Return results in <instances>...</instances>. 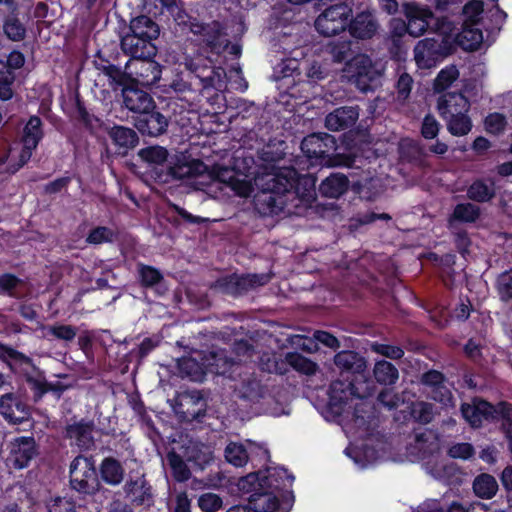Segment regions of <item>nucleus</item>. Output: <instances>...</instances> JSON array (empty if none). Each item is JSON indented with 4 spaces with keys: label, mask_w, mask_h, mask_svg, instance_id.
I'll use <instances>...</instances> for the list:
<instances>
[{
    "label": "nucleus",
    "mask_w": 512,
    "mask_h": 512,
    "mask_svg": "<svg viewBox=\"0 0 512 512\" xmlns=\"http://www.w3.org/2000/svg\"><path fill=\"white\" fill-rule=\"evenodd\" d=\"M94 430L93 420L81 419L66 426L65 437L80 450H90L95 445Z\"/></svg>",
    "instance_id": "b1692460"
},
{
    "label": "nucleus",
    "mask_w": 512,
    "mask_h": 512,
    "mask_svg": "<svg viewBox=\"0 0 512 512\" xmlns=\"http://www.w3.org/2000/svg\"><path fill=\"white\" fill-rule=\"evenodd\" d=\"M121 92L125 107L136 115L154 108L156 104L150 93L139 87V81L135 78Z\"/></svg>",
    "instance_id": "5701e85b"
},
{
    "label": "nucleus",
    "mask_w": 512,
    "mask_h": 512,
    "mask_svg": "<svg viewBox=\"0 0 512 512\" xmlns=\"http://www.w3.org/2000/svg\"><path fill=\"white\" fill-rule=\"evenodd\" d=\"M233 351L237 356V362L227 358L222 351L213 354L214 362L208 364L211 372L226 374L230 369H233L232 372H235L241 368L239 362L246 361L254 355L255 347L248 340H239L234 343Z\"/></svg>",
    "instance_id": "f3484780"
},
{
    "label": "nucleus",
    "mask_w": 512,
    "mask_h": 512,
    "mask_svg": "<svg viewBox=\"0 0 512 512\" xmlns=\"http://www.w3.org/2000/svg\"><path fill=\"white\" fill-rule=\"evenodd\" d=\"M207 402L197 390L183 391L176 398L175 413L182 421L192 422L205 416Z\"/></svg>",
    "instance_id": "2eb2a0df"
},
{
    "label": "nucleus",
    "mask_w": 512,
    "mask_h": 512,
    "mask_svg": "<svg viewBox=\"0 0 512 512\" xmlns=\"http://www.w3.org/2000/svg\"><path fill=\"white\" fill-rule=\"evenodd\" d=\"M189 167L188 162H174L172 159H169L167 168L165 172L168 173L167 179L161 181L160 184H168L170 182L176 180L189 179Z\"/></svg>",
    "instance_id": "5fc2aeb1"
},
{
    "label": "nucleus",
    "mask_w": 512,
    "mask_h": 512,
    "mask_svg": "<svg viewBox=\"0 0 512 512\" xmlns=\"http://www.w3.org/2000/svg\"><path fill=\"white\" fill-rule=\"evenodd\" d=\"M0 413L14 423L23 422L29 415L27 405L13 393H6L0 397Z\"/></svg>",
    "instance_id": "c85d7f7f"
},
{
    "label": "nucleus",
    "mask_w": 512,
    "mask_h": 512,
    "mask_svg": "<svg viewBox=\"0 0 512 512\" xmlns=\"http://www.w3.org/2000/svg\"><path fill=\"white\" fill-rule=\"evenodd\" d=\"M470 23H463L462 31L457 36L458 45L465 51H477L483 42V32Z\"/></svg>",
    "instance_id": "58836bf2"
},
{
    "label": "nucleus",
    "mask_w": 512,
    "mask_h": 512,
    "mask_svg": "<svg viewBox=\"0 0 512 512\" xmlns=\"http://www.w3.org/2000/svg\"><path fill=\"white\" fill-rule=\"evenodd\" d=\"M124 492L132 504L150 507L154 503L152 487L144 477L127 481Z\"/></svg>",
    "instance_id": "cd10ccee"
},
{
    "label": "nucleus",
    "mask_w": 512,
    "mask_h": 512,
    "mask_svg": "<svg viewBox=\"0 0 512 512\" xmlns=\"http://www.w3.org/2000/svg\"><path fill=\"white\" fill-rule=\"evenodd\" d=\"M498 405L494 406L489 402L473 398L470 403L461 405L463 418L474 428L481 427L485 421L497 420Z\"/></svg>",
    "instance_id": "412c9836"
},
{
    "label": "nucleus",
    "mask_w": 512,
    "mask_h": 512,
    "mask_svg": "<svg viewBox=\"0 0 512 512\" xmlns=\"http://www.w3.org/2000/svg\"><path fill=\"white\" fill-rule=\"evenodd\" d=\"M502 420V430L507 439H512V405L507 402L498 403L497 420Z\"/></svg>",
    "instance_id": "bf43d9fd"
},
{
    "label": "nucleus",
    "mask_w": 512,
    "mask_h": 512,
    "mask_svg": "<svg viewBox=\"0 0 512 512\" xmlns=\"http://www.w3.org/2000/svg\"><path fill=\"white\" fill-rule=\"evenodd\" d=\"M134 126L143 136L158 137L166 133L169 118L165 116L157 105L149 108L140 115L133 117Z\"/></svg>",
    "instance_id": "aec40b11"
},
{
    "label": "nucleus",
    "mask_w": 512,
    "mask_h": 512,
    "mask_svg": "<svg viewBox=\"0 0 512 512\" xmlns=\"http://www.w3.org/2000/svg\"><path fill=\"white\" fill-rule=\"evenodd\" d=\"M269 280L270 278L266 274L231 273L217 278L211 288L224 295L237 298L246 295L257 287L266 285Z\"/></svg>",
    "instance_id": "0eeeda50"
},
{
    "label": "nucleus",
    "mask_w": 512,
    "mask_h": 512,
    "mask_svg": "<svg viewBox=\"0 0 512 512\" xmlns=\"http://www.w3.org/2000/svg\"><path fill=\"white\" fill-rule=\"evenodd\" d=\"M481 215L479 206L471 203H458L448 217V227L453 229L457 223H475Z\"/></svg>",
    "instance_id": "72a5a7b5"
},
{
    "label": "nucleus",
    "mask_w": 512,
    "mask_h": 512,
    "mask_svg": "<svg viewBox=\"0 0 512 512\" xmlns=\"http://www.w3.org/2000/svg\"><path fill=\"white\" fill-rule=\"evenodd\" d=\"M178 370L182 378H188L194 382H201L205 377L204 364L192 357H183L178 360Z\"/></svg>",
    "instance_id": "a19ab883"
},
{
    "label": "nucleus",
    "mask_w": 512,
    "mask_h": 512,
    "mask_svg": "<svg viewBox=\"0 0 512 512\" xmlns=\"http://www.w3.org/2000/svg\"><path fill=\"white\" fill-rule=\"evenodd\" d=\"M115 232L106 226H97L90 230L86 237V243L99 245L103 243H112L115 240Z\"/></svg>",
    "instance_id": "4d7b16f0"
},
{
    "label": "nucleus",
    "mask_w": 512,
    "mask_h": 512,
    "mask_svg": "<svg viewBox=\"0 0 512 512\" xmlns=\"http://www.w3.org/2000/svg\"><path fill=\"white\" fill-rule=\"evenodd\" d=\"M349 188V179L341 173H332L326 177L319 186V191L324 197L339 198Z\"/></svg>",
    "instance_id": "4c0bfd02"
},
{
    "label": "nucleus",
    "mask_w": 512,
    "mask_h": 512,
    "mask_svg": "<svg viewBox=\"0 0 512 512\" xmlns=\"http://www.w3.org/2000/svg\"><path fill=\"white\" fill-rule=\"evenodd\" d=\"M255 184V210L262 216H273L284 211L289 196L303 198L307 186H314V180L301 175L293 166L273 165L271 171L255 179Z\"/></svg>",
    "instance_id": "f257e3e1"
},
{
    "label": "nucleus",
    "mask_w": 512,
    "mask_h": 512,
    "mask_svg": "<svg viewBox=\"0 0 512 512\" xmlns=\"http://www.w3.org/2000/svg\"><path fill=\"white\" fill-rule=\"evenodd\" d=\"M3 33L13 42L22 41L26 37V27L15 12L10 11L3 20Z\"/></svg>",
    "instance_id": "a18cd8bd"
},
{
    "label": "nucleus",
    "mask_w": 512,
    "mask_h": 512,
    "mask_svg": "<svg viewBox=\"0 0 512 512\" xmlns=\"http://www.w3.org/2000/svg\"><path fill=\"white\" fill-rule=\"evenodd\" d=\"M473 491L479 498L491 499L498 491V483L492 475L482 473L474 479Z\"/></svg>",
    "instance_id": "c03bdc74"
},
{
    "label": "nucleus",
    "mask_w": 512,
    "mask_h": 512,
    "mask_svg": "<svg viewBox=\"0 0 512 512\" xmlns=\"http://www.w3.org/2000/svg\"><path fill=\"white\" fill-rule=\"evenodd\" d=\"M353 5V0H340L326 7L315 20L317 32L330 37L346 31L353 13Z\"/></svg>",
    "instance_id": "423d86ee"
},
{
    "label": "nucleus",
    "mask_w": 512,
    "mask_h": 512,
    "mask_svg": "<svg viewBox=\"0 0 512 512\" xmlns=\"http://www.w3.org/2000/svg\"><path fill=\"white\" fill-rule=\"evenodd\" d=\"M234 394L247 402L258 403L267 394V388L254 372L242 370L232 386Z\"/></svg>",
    "instance_id": "6ab92c4d"
},
{
    "label": "nucleus",
    "mask_w": 512,
    "mask_h": 512,
    "mask_svg": "<svg viewBox=\"0 0 512 512\" xmlns=\"http://www.w3.org/2000/svg\"><path fill=\"white\" fill-rule=\"evenodd\" d=\"M139 167L143 169L142 174L147 180H151L157 184L166 180L168 173L167 168L170 154L168 150L160 145H152L141 148L137 152Z\"/></svg>",
    "instance_id": "6e6552de"
},
{
    "label": "nucleus",
    "mask_w": 512,
    "mask_h": 512,
    "mask_svg": "<svg viewBox=\"0 0 512 512\" xmlns=\"http://www.w3.org/2000/svg\"><path fill=\"white\" fill-rule=\"evenodd\" d=\"M325 52L331 56L334 62L349 61L348 58L352 53L351 42L349 40L330 41L325 45Z\"/></svg>",
    "instance_id": "864d4df0"
},
{
    "label": "nucleus",
    "mask_w": 512,
    "mask_h": 512,
    "mask_svg": "<svg viewBox=\"0 0 512 512\" xmlns=\"http://www.w3.org/2000/svg\"><path fill=\"white\" fill-rule=\"evenodd\" d=\"M484 11V3L481 0H469L462 9L465 16L463 23H470L472 25H479L481 22V15Z\"/></svg>",
    "instance_id": "13d9d810"
},
{
    "label": "nucleus",
    "mask_w": 512,
    "mask_h": 512,
    "mask_svg": "<svg viewBox=\"0 0 512 512\" xmlns=\"http://www.w3.org/2000/svg\"><path fill=\"white\" fill-rule=\"evenodd\" d=\"M71 117L91 133L95 129L94 122H100V119L88 110L79 91L74 93Z\"/></svg>",
    "instance_id": "c9c22d12"
},
{
    "label": "nucleus",
    "mask_w": 512,
    "mask_h": 512,
    "mask_svg": "<svg viewBox=\"0 0 512 512\" xmlns=\"http://www.w3.org/2000/svg\"><path fill=\"white\" fill-rule=\"evenodd\" d=\"M459 77L458 69L452 65L442 69L435 80V85L438 88L446 89Z\"/></svg>",
    "instance_id": "0e129e2a"
},
{
    "label": "nucleus",
    "mask_w": 512,
    "mask_h": 512,
    "mask_svg": "<svg viewBox=\"0 0 512 512\" xmlns=\"http://www.w3.org/2000/svg\"><path fill=\"white\" fill-rule=\"evenodd\" d=\"M358 106L335 108L325 117V127L330 131H342L352 128L359 118Z\"/></svg>",
    "instance_id": "a878e982"
},
{
    "label": "nucleus",
    "mask_w": 512,
    "mask_h": 512,
    "mask_svg": "<svg viewBox=\"0 0 512 512\" xmlns=\"http://www.w3.org/2000/svg\"><path fill=\"white\" fill-rule=\"evenodd\" d=\"M0 358L13 370L18 368L25 370L33 366L31 358L8 346H0Z\"/></svg>",
    "instance_id": "de8ad7c7"
},
{
    "label": "nucleus",
    "mask_w": 512,
    "mask_h": 512,
    "mask_svg": "<svg viewBox=\"0 0 512 512\" xmlns=\"http://www.w3.org/2000/svg\"><path fill=\"white\" fill-rule=\"evenodd\" d=\"M23 284V280L12 273H3L0 275V293L14 296L18 286Z\"/></svg>",
    "instance_id": "e2e57ef3"
},
{
    "label": "nucleus",
    "mask_w": 512,
    "mask_h": 512,
    "mask_svg": "<svg viewBox=\"0 0 512 512\" xmlns=\"http://www.w3.org/2000/svg\"><path fill=\"white\" fill-rule=\"evenodd\" d=\"M285 474L289 483L294 479L293 476L288 475L284 469H275L273 473L262 474V472H255L242 477L239 481V488L246 492L251 493L249 496V509L254 512H274L278 506L279 501L274 493L278 489V485L273 483L276 475Z\"/></svg>",
    "instance_id": "20e7f679"
},
{
    "label": "nucleus",
    "mask_w": 512,
    "mask_h": 512,
    "mask_svg": "<svg viewBox=\"0 0 512 512\" xmlns=\"http://www.w3.org/2000/svg\"><path fill=\"white\" fill-rule=\"evenodd\" d=\"M100 475L105 483L118 485L123 481L124 468L117 459L106 457L100 465Z\"/></svg>",
    "instance_id": "ea45409f"
},
{
    "label": "nucleus",
    "mask_w": 512,
    "mask_h": 512,
    "mask_svg": "<svg viewBox=\"0 0 512 512\" xmlns=\"http://www.w3.org/2000/svg\"><path fill=\"white\" fill-rule=\"evenodd\" d=\"M470 101L462 93L449 92L439 97L437 110L440 117L451 118L470 111Z\"/></svg>",
    "instance_id": "393cba45"
},
{
    "label": "nucleus",
    "mask_w": 512,
    "mask_h": 512,
    "mask_svg": "<svg viewBox=\"0 0 512 512\" xmlns=\"http://www.w3.org/2000/svg\"><path fill=\"white\" fill-rule=\"evenodd\" d=\"M98 59L94 60V67L96 70L104 74L109 79L110 86L114 89L121 87L124 89L129 83L133 82V77L121 67L110 63L109 60L103 58L100 52L97 53Z\"/></svg>",
    "instance_id": "bb28decb"
},
{
    "label": "nucleus",
    "mask_w": 512,
    "mask_h": 512,
    "mask_svg": "<svg viewBox=\"0 0 512 512\" xmlns=\"http://www.w3.org/2000/svg\"><path fill=\"white\" fill-rule=\"evenodd\" d=\"M413 78L406 72L402 73L395 85L399 100H406L412 90Z\"/></svg>",
    "instance_id": "774afa93"
},
{
    "label": "nucleus",
    "mask_w": 512,
    "mask_h": 512,
    "mask_svg": "<svg viewBox=\"0 0 512 512\" xmlns=\"http://www.w3.org/2000/svg\"><path fill=\"white\" fill-rule=\"evenodd\" d=\"M190 32L198 46L208 54L219 56L227 52L233 57H239L241 54V46L231 43L225 25L217 20L206 23L199 19H192Z\"/></svg>",
    "instance_id": "39448f33"
},
{
    "label": "nucleus",
    "mask_w": 512,
    "mask_h": 512,
    "mask_svg": "<svg viewBox=\"0 0 512 512\" xmlns=\"http://www.w3.org/2000/svg\"><path fill=\"white\" fill-rule=\"evenodd\" d=\"M412 415L422 423H429L434 416L433 405L427 402H417L413 406Z\"/></svg>",
    "instance_id": "69168bd1"
},
{
    "label": "nucleus",
    "mask_w": 512,
    "mask_h": 512,
    "mask_svg": "<svg viewBox=\"0 0 512 512\" xmlns=\"http://www.w3.org/2000/svg\"><path fill=\"white\" fill-rule=\"evenodd\" d=\"M301 151L311 165L347 168H360L364 163L362 157L352 153H336L335 138L328 133H312L304 137Z\"/></svg>",
    "instance_id": "7ed1b4c3"
},
{
    "label": "nucleus",
    "mask_w": 512,
    "mask_h": 512,
    "mask_svg": "<svg viewBox=\"0 0 512 512\" xmlns=\"http://www.w3.org/2000/svg\"><path fill=\"white\" fill-rule=\"evenodd\" d=\"M35 453L34 440L32 438H21L17 440L11 451L10 461L15 468L22 469L28 465Z\"/></svg>",
    "instance_id": "e433bc0d"
},
{
    "label": "nucleus",
    "mask_w": 512,
    "mask_h": 512,
    "mask_svg": "<svg viewBox=\"0 0 512 512\" xmlns=\"http://www.w3.org/2000/svg\"><path fill=\"white\" fill-rule=\"evenodd\" d=\"M71 487L82 494L93 495L100 487L94 461L79 455L70 464Z\"/></svg>",
    "instance_id": "9b49d317"
},
{
    "label": "nucleus",
    "mask_w": 512,
    "mask_h": 512,
    "mask_svg": "<svg viewBox=\"0 0 512 512\" xmlns=\"http://www.w3.org/2000/svg\"><path fill=\"white\" fill-rule=\"evenodd\" d=\"M373 374L376 381L382 385H393L399 378L398 369L386 360L375 363Z\"/></svg>",
    "instance_id": "09e8293b"
},
{
    "label": "nucleus",
    "mask_w": 512,
    "mask_h": 512,
    "mask_svg": "<svg viewBox=\"0 0 512 512\" xmlns=\"http://www.w3.org/2000/svg\"><path fill=\"white\" fill-rule=\"evenodd\" d=\"M485 130L493 135H498L504 131L506 126L505 117L497 112L490 113L484 119Z\"/></svg>",
    "instance_id": "680f3d73"
},
{
    "label": "nucleus",
    "mask_w": 512,
    "mask_h": 512,
    "mask_svg": "<svg viewBox=\"0 0 512 512\" xmlns=\"http://www.w3.org/2000/svg\"><path fill=\"white\" fill-rule=\"evenodd\" d=\"M225 459L235 467H243L248 461H254L258 458L260 461L268 459V450L262 446L249 441L247 445L230 442L224 451Z\"/></svg>",
    "instance_id": "a211bd4d"
},
{
    "label": "nucleus",
    "mask_w": 512,
    "mask_h": 512,
    "mask_svg": "<svg viewBox=\"0 0 512 512\" xmlns=\"http://www.w3.org/2000/svg\"><path fill=\"white\" fill-rule=\"evenodd\" d=\"M334 364L340 372L362 373L366 369V361L359 353L344 350L334 356Z\"/></svg>",
    "instance_id": "473e14b6"
},
{
    "label": "nucleus",
    "mask_w": 512,
    "mask_h": 512,
    "mask_svg": "<svg viewBox=\"0 0 512 512\" xmlns=\"http://www.w3.org/2000/svg\"><path fill=\"white\" fill-rule=\"evenodd\" d=\"M157 39H149L141 36L125 34L121 37L120 45L124 54L132 59L150 60L157 55L158 48L155 44Z\"/></svg>",
    "instance_id": "4be33fe9"
},
{
    "label": "nucleus",
    "mask_w": 512,
    "mask_h": 512,
    "mask_svg": "<svg viewBox=\"0 0 512 512\" xmlns=\"http://www.w3.org/2000/svg\"><path fill=\"white\" fill-rule=\"evenodd\" d=\"M453 52V43L447 38H424L414 47V59L419 68L430 69Z\"/></svg>",
    "instance_id": "9d476101"
},
{
    "label": "nucleus",
    "mask_w": 512,
    "mask_h": 512,
    "mask_svg": "<svg viewBox=\"0 0 512 512\" xmlns=\"http://www.w3.org/2000/svg\"><path fill=\"white\" fill-rule=\"evenodd\" d=\"M496 287L503 301H512V270L505 271L498 276Z\"/></svg>",
    "instance_id": "052dcab7"
},
{
    "label": "nucleus",
    "mask_w": 512,
    "mask_h": 512,
    "mask_svg": "<svg viewBox=\"0 0 512 512\" xmlns=\"http://www.w3.org/2000/svg\"><path fill=\"white\" fill-rule=\"evenodd\" d=\"M345 73L349 81L361 92H368L374 89L378 79L371 59L366 55H357L346 62Z\"/></svg>",
    "instance_id": "f8f14e48"
},
{
    "label": "nucleus",
    "mask_w": 512,
    "mask_h": 512,
    "mask_svg": "<svg viewBox=\"0 0 512 512\" xmlns=\"http://www.w3.org/2000/svg\"><path fill=\"white\" fill-rule=\"evenodd\" d=\"M361 6H364L362 10L356 11L355 15L351 14L347 30L351 37L357 40H370L377 35L380 24L375 10L370 9L363 2Z\"/></svg>",
    "instance_id": "4468645a"
},
{
    "label": "nucleus",
    "mask_w": 512,
    "mask_h": 512,
    "mask_svg": "<svg viewBox=\"0 0 512 512\" xmlns=\"http://www.w3.org/2000/svg\"><path fill=\"white\" fill-rule=\"evenodd\" d=\"M143 61L139 72H137L139 84L141 83L143 86L156 85L162 76V65L156 62L154 58Z\"/></svg>",
    "instance_id": "79ce46f5"
},
{
    "label": "nucleus",
    "mask_w": 512,
    "mask_h": 512,
    "mask_svg": "<svg viewBox=\"0 0 512 512\" xmlns=\"http://www.w3.org/2000/svg\"><path fill=\"white\" fill-rule=\"evenodd\" d=\"M286 362L297 372L306 375H314L318 370V365L300 353L290 352L285 355Z\"/></svg>",
    "instance_id": "3c124183"
},
{
    "label": "nucleus",
    "mask_w": 512,
    "mask_h": 512,
    "mask_svg": "<svg viewBox=\"0 0 512 512\" xmlns=\"http://www.w3.org/2000/svg\"><path fill=\"white\" fill-rule=\"evenodd\" d=\"M187 461L195 464L200 469L210 464L214 457L210 447L206 445L191 444L186 448Z\"/></svg>",
    "instance_id": "49530a36"
},
{
    "label": "nucleus",
    "mask_w": 512,
    "mask_h": 512,
    "mask_svg": "<svg viewBox=\"0 0 512 512\" xmlns=\"http://www.w3.org/2000/svg\"><path fill=\"white\" fill-rule=\"evenodd\" d=\"M223 505V499L213 492H205L197 499V506L202 512H218Z\"/></svg>",
    "instance_id": "6e6d98bb"
},
{
    "label": "nucleus",
    "mask_w": 512,
    "mask_h": 512,
    "mask_svg": "<svg viewBox=\"0 0 512 512\" xmlns=\"http://www.w3.org/2000/svg\"><path fill=\"white\" fill-rule=\"evenodd\" d=\"M43 137L44 131L41 118L37 115L30 116L23 129V143H27L32 148H37Z\"/></svg>",
    "instance_id": "37998d69"
},
{
    "label": "nucleus",
    "mask_w": 512,
    "mask_h": 512,
    "mask_svg": "<svg viewBox=\"0 0 512 512\" xmlns=\"http://www.w3.org/2000/svg\"><path fill=\"white\" fill-rule=\"evenodd\" d=\"M108 135L113 144L118 147V153L122 155H126L129 150L139 144L137 132L129 127L114 125L108 131Z\"/></svg>",
    "instance_id": "c756f323"
},
{
    "label": "nucleus",
    "mask_w": 512,
    "mask_h": 512,
    "mask_svg": "<svg viewBox=\"0 0 512 512\" xmlns=\"http://www.w3.org/2000/svg\"><path fill=\"white\" fill-rule=\"evenodd\" d=\"M404 14L407 18L409 35L419 37L428 29H439L440 20L436 18L432 10L427 6H420L412 2L404 4Z\"/></svg>",
    "instance_id": "ddd939ff"
},
{
    "label": "nucleus",
    "mask_w": 512,
    "mask_h": 512,
    "mask_svg": "<svg viewBox=\"0 0 512 512\" xmlns=\"http://www.w3.org/2000/svg\"><path fill=\"white\" fill-rule=\"evenodd\" d=\"M495 196L496 188L492 178L476 179L467 188V197L474 202L487 203Z\"/></svg>",
    "instance_id": "f704fd0d"
},
{
    "label": "nucleus",
    "mask_w": 512,
    "mask_h": 512,
    "mask_svg": "<svg viewBox=\"0 0 512 512\" xmlns=\"http://www.w3.org/2000/svg\"><path fill=\"white\" fill-rule=\"evenodd\" d=\"M187 79L177 77L170 87L177 94L198 91L203 97L211 99L227 87L226 70L214 64L208 56L197 55L185 61Z\"/></svg>",
    "instance_id": "f03ea898"
},
{
    "label": "nucleus",
    "mask_w": 512,
    "mask_h": 512,
    "mask_svg": "<svg viewBox=\"0 0 512 512\" xmlns=\"http://www.w3.org/2000/svg\"><path fill=\"white\" fill-rule=\"evenodd\" d=\"M166 459L172 470V475L177 482H185L190 478L191 472L179 454L174 451L169 452Z\"/></svg>",
    "instance_id": "603ef678"
},
{
    "label": "nucleus",
    "mask_w": 512,
    "mask_h": 512,
    "mask_svg": "<svg viewBox=\"0 0 512 512\" xmlns=\"http://www.w3.org/2000/svg\"><path fill=\"white\" fill-rule=\"evenodd\" d=\"M364 394L358 392L355 384L351 381L336 380L331 383L329 390L330 410L341 416L352 413L356 418H360L357 404L353 405L354 399H363ZM361 418H363L361 416Z\"/></svg>",
    "instance_id": "1a4fd4ad"
},
{
    "label": "nucleus",
    "mask_w": 512,
    "mask_h": 512,
    "mask_svg": "<svg viewBox=\"0 0 512 512\" xmlns=\"http://www.w3.org/2000/svg\"><path fill=\"white\" fill-rule=\"evenodd\" d=\"M126 34L149 39H158L160 26L152 17L141 14L130 19Z\"/></svg>",
    "instance_id": "2f4dec72"
},
{
    "label": "nucleus",
    "mask_w": 512,
    "mask_h": 512,
    "mask_svg": "<svg viewBox=\"0 0 512 512\" xmlns=\"http://www.w3.org/2000/svg\"><path fill=\"white\" fill-rule=\"evenodd\" d=\"M138 280L143 288H155L156 292L160 295L164 294L167 290L166 281L162 272L151 265L138 263L137 265Z\"/></svg>",
    "instance_id": "7c9ffc66"
},
{
    "label": "nucleus",
    "mask_w": 512,
    "mask_h": 512,
    "mask_svg": "<svg viewBox=\"0 0 512 512\" xmlns=\"http://www.w3.org/2000/svg\"><path fill=\"white\" fill-rule=\"evenodd\" d=\"M443 121L446 123L448 132L455 137L466 136L473 128L472 119L468 113L451 118H443Z\"/></svg>",
    "instance_id": "8fccbe9b"
},
{
    "label": "nucleus",
    "mask_w": 512,
    "mask_h": 512,
    "mask_svg": "<svg viewBox=\"0 0 512 512\" xmlns=\"http://www.w3.org/2000/svg\"><path fill=\"white\" fill-rule=\"evenodd\" d=\"M372 350L386 358L397 360L403 357L404 350L399 346L375 343Z\"/></svg>",
    "instance_id": "338daca9"
},
{
    "label": "nucleus",
    "mask_w": 512,
    "mask_h": 512,
    "mask_svg": "<svg viewBox=\"0 0 512 512\" xmlns=\"http://www.w3.org/2000/svg\"><path fill=\"white\" fill-rule=\"evenodd\" d=\"M428 320H467L475 310L468 297H460L456 302L445 304L435 302L427 308Z\"/></svg>",
    "instance_id": "dca6fc26"
}]
</instances>
